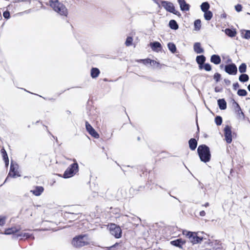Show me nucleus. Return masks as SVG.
I'll list each match as a JSON object with an SVG mask.
<instances>
[{
	"mask_svg": "<svg viewBox=\"0 0 250 250\" xmlns=\"http://www.w3.org/2000/svg\"><path fill=\"white\" fill-rule=\"evenodd\" d=\"M180 6V10L183 12H186L189 10L190 5L188 3L186 0H183L178 3Z\"/></svg>",
	"mask_w": 250,
	"mask_h": 250,
	"instance_id": "obj_22",
	"label": "nucleus"
},
{
	"mask_svg": "<svg viewBox=\"0 0 250 250\" xmlns=\"http://www.w3.org/2000/svg\"><path fill=\"white\" fill-rule=\"evenodd\" d=\"M210 61L215 65L220 64L221 62V59L220 56L218 54H213L211 56Z\"/></svg>",
	"mask_w": 250,
	"mask_h": 250,
	"instance_id": "obj_21",
	"label": "nucleus"
},
{
	"mask_svg": "<svg viewBox=\"0 0 250 250\" xmlns=\"http://www.w3.org/2000/svg\"><path fill=\"white\" fill-rule=\"evenodd\" d=\"M0 152L2 156L3 160L5 163V167L7 168L9 165V160L7 152L4 147L1 149Z\"/></svg>",
	"mask_w": 250,
	"mask_h": 250,
	"instance_id": "obj_19",
	"label": "nucleus"
},
{
	"mask_svg": "<svg viewBox=\"0 0 250 250\" xmlns=\"http://www.w3.org/2000/svg\"><path fill=\"white\" fill-rule=\"evenodd\" d=\"M3 16L6 20L9 19L10 18V14L9 11L8 10L4 11L3 13Z\"/></svg>",
	"mask_w": 250,
	"mask_h": 250,
	"instance_id": "obj_47",
	"label": "nucleus"
},
{
	"mask_svg": "<svg viewBox=\"0 0 250 250\" xmlns=\"http://www.w3.org/2000/svg\"><path fill=\"white\" fill-rule=\"evenodd\" d=\"M238 69L236 65L234 63H231L226 64L225 72L229 75H236L237 73Z\"/></svg>",
	"mask_w": 250,
	"mask_h": 250,
	"instance_id": "obj_11",
	"label": "nucleus"
},
{
	"mask_svg": "<svg viewBox=\"0 0 250 250\" xmlns=\"http://www.w3.org/2000/svg\"><path fill=\"white\" fill-rule=\"evenodd\" d=\"M223 90V88L222 87H219L218 86H216L214 88V91L216 93L221 92Z\"/></svg>",
	"mask_w": 250,
	"mask_h": 250,
	"instance_id": "obj_51",
	"label": "nucleus"
},
{
	"mask_svg": "<svg viewBox=\"0 0 250 250\" xmlns=\"http://www.w3.org/2000/svg\"><path fill=\"white\" fill-rule=\"evenodd\" d=\"M47 132L49 134H50L51 135V136L55 139V140H56V142L57 143H58V140L57 137L54 136L53 134H52L51 133L49 130H47Z\"/></svg>",
	"mask_w": 250,
	"mask_h": 250,
	"instance_id": "obj_54",
	"label": "nucleus"
},
{
	"mask_svg": "<svg viewBox=\"0 0 250 250\" xmlns=\"http://www.w3.org/2000/svg\"><path fill=\"white\" fill-rule=\"evenodd\" d=\"M241 36L243 39L246 40L250 39V30L241 29L240 31Z\"/></svg>",
	"mask_w": 250,
	"mask_h": 250,
	"instance_id": "obj_26",
	"label": "nucleus"
},
{
	"mask_svg": "<svg viewBox=\"0 0 250 250\" xmlns=\"http://www.w3.org/2000/svg\"><path fill=\"white\" fill-rule=\"evenodd\" d=\"M19 237L26 239H34L35 237L33 233L28 232H20L12 236L13 239H18Z\"/></svg>",
	"mask_w": 250,
	"mask_h": 250,
	"instance_id": "obj_12",
	"label": "nucleus"
},
{
	"mask_svg": "<svg viewBox=\"0 0 250 250\" xmlns=\"http://www.w3.org/2000/svg\"><path fill=\"white\" fill-rule=\"evenodd\" d=\"M214 122L217 126L221 125L223 122L222 117L220 115H217L215 117Z\"/></svg>",
	"mask_w": 250,
	"mask_h": 250,
	"instance_id": "obj_40",
	"label": "nucleus"
},
{
	"mask_svg": "<svg viewBox=\"0 0 250 250\" xmlns=\"http://www.w3.org/2000/svg\"><path fill=\"white\" fill-rule=\"evenodd\" d=\"M234 170L233 169H231L230 170V175H231V176H233V173H234Z\"/></svg>",
	"mask_w": 250,
	"mask_h": 250,
	"instance_id": "obj_63",
	"label": "nucleus"
},
{
	"mask_svg": "<svg viewBox=\"0 0 250 250\" xmlns=\"http://www.w3.org/2000/svg\"><path fill=\"white\" fill-rule=\"evenodd\" d=\"M122 241H120V242H116L111 246L104 247V249L105 250H116L117 247L122 246Z\"/></svg>",
	"mask_w": 250,
	"mask_h": 250,
	"instance_id": "obj_34",
	"label": "nucleus"
},
{
	"mask_svg": "<svg viewBox=\"0 0 250 250\" xmlns=\"http://www.w3.org/2000/svg\"><path fill=\"white\" fill-rule=\"evenodd\" d=\"M240 86V85L238 82H236L233 83L232 87L234 90H236Z\"/></svg>",
	"mask_w": 250,
	"mask_h": 250,
	"instance_id": "obj_50",
	"label": "nucleus"
},
{
	"mask_svg": "<svg viewBox=\"0 0 250 250\" xmlns=\"http://www.w3.org/2000/svg\"><path fill=\"white\" fill-rule=\"evenodd\" d=\"M217 104L220 110H225L227 107V104L224 98L217 100Z\"/></svg>",
	"mask_w": 250,
	"mask_h": 250,
	"instance_id": "obj_23",
	"label": "nucleus"
},
{
	"mask_svg": "<svg viewBox=\"0 0 250 250\" xmlns=\"http://www.w3.org/2000/svg\"><path fill=\"white\" fill-rule=\"evenodd\" d=\"M224 83H225V84L227 85H229L230 84V83H231V82L230 80H228V79H225L224 80Z\"/></svg>",
	"mask_w": 250,
	"mask_h": 250,
	"instance_id": "obj_53",
	"label": "nucleus"
},
{
	"mask_svg": "<svg viewBox=\"0 0 250 250\" xmlns=\"http://www.w3.org/2000/svg\"><path fill=\"white\" fill-rule=\"evenodd\" d=\"M167 48L168 50L173 54L178 52L176 45L172 42H169L167 44Z\"/></svg>",
	"mask_w": 250,
	"mask_h": 250,
	"instance_id": "obj_30",
	"label": "nucleus"
},
{
	"mask_svg": "<svg viewBox=\"0 0 250 250\" xmlns=\"http://www.w3.org/2000/svg\"><path fill=\"white\" fill-rule=\"evenodd\" d=\"M206 61V57L204 55H200L196 56V62L198 64L199 67L202 65V64L205 62Z\"/></svg>",
	"mask_w": 250,
	"mask_h": 250,
	"instance_id": "obj_24",
	"label": "nucleus"
},
{
	"mask_svg": "<svg viewBox=\"0 0 250 250\" xmlns=\"http://www.w3.org/2000/svg\"><path fill=\"white\" fill-rule=\"evenodd\" d=\"M247 64L246 63H242L238 67V70L241 74L245 73L247 71Z\"/></svg>",
	"mask_w": 250,
	"mask_h": 250,
	"instance_id": "obj_38",
	"label": "nucleus"
},
{
	"mask_svg": "<svg viewBox=\"0 0 250 250\" xmlns=\"http://www.w3.org/2000/svg\"><path fill=\"white\" fill-rule=\"evenodd\" d=\"M49 3L50 6L59 15L67 17L68 12L67 8L59 0H49Z\"/></svg>",
	"mask_w": 250,
	"mask_h": 250,
	"instance_id": "obj_2",
	"label": "nucleus"
},
{
	"mask_svg": "<svg viewBox=\"0 0 250 250\" xmlns=\"http://www.w3.org/2000/svg\"><path fill=\"white\" fill-rule=\"evenodd\" d=\"M200 70L204 69L206 71H210L212 69V66L208 62H205L199 67Z\"/></svg>",
	"mask_w": 250,
	"mask_h": 250,
	"instance_id": "obj_33",
	"label": "nucleus"
},
{
	"mask_svg": "<svg viewBox=\"0 0 250 250\" xmlns=\"http://www.w3.org/2000/svg\"><path fill=\"white\" fill-rule=\"evenodd\" d=\"M152 0L158 5V6L159 8H162L161 1H162V0Z\"/></svg>",
	"mask_w": 250,
	"mask_h": 250,
	"instance_id": "obj_49",
	"label": "nucleus"
},
{
	"mask_svg": "<svg viewBox=\"0 0 250 250\" xmlns=\"http://www.w3.org/2000/svg\"><path fill=\"white\" fill-rule=\"evenodd\" d=\"M108 230L111 235L115 238L119 239L122 236V230L119 226L111 223L108 227Z\"/></svg>",
	"mask_w": 250,
	"mask_h": 250,
	"instance_id": "obj_7",
	"label": "nucleus"
},
{
	"mask_svg": "<svg viewBox=\"0 0 250 250\" xmlns=\"http://www.w3.org/2000/svg\"><path fill=\"white\" fill-rule=\"evenodd\" d=\"M44 191V188L42 186H36L30 192L36 196H40Z\"/></svg>",
	"mask_w": 250,
	"mask_h": 250,
	"instance_id": "obj_17",
	"label": "nucleus"
},
{
	"mask_svg": "<svg viewBox=\"0 0 250 250\" xmlns=\"http://www.w3.org/2000/svg\"><path fill=\"white\" fill-rule=\"evenodd\" d=\"M100 73V71L97 67H92L90 70V76L93 79L97 78Z\"/></svg>",
	"mask_w": 250,
	"mask_h": 250,
	"instance_id": "obj_27",
	"label": "nucleus"
},
{
	"mask_svg": "<svg viewBox=\"0 0 250 250\" xmlns=\"http://www.w3.org/2000/svg\"><path fill=\"white\" fill-rule=\"evenodd\" d=\"M237 94L239 96L245 97L248 95V92L246 89L240 88L238 89Z\"/></svg>",
	"mask_w": 250,
	"mask_h": 250,
	"instance_id": "obj_41",
	"label": "nucleus"
},
{
	"mask_svg": "<svg viewBox=\"0 0 250 250\" xmlns=\"http://www.w3.org/2000/svg\"><path fill=\"white\" fill-rule=\"evenodd\" d=\"M226 62L227 64H228V63H229H229H233V62H232V60H231V59L230 58H229L227 59V61H226Z\"/></svg>",
	"mask_w": 250,
	"mask_h": 250,
	"instance_id": "obj_58",
	"label": "nucleus"
},
{
	"mask_svg": "<svg viewBox=\"0 0 250 250\" xmlns=\"http://www.w3.org/2000/svg\"><path fill=\"white\" fill-rule=\"evenodd\" d=\"M136 61L138 62L142 63L144 64L147 65L149 64H150V63H151V59L147 58L144 59L137 60Z\"/></svg>",
	"mask_w": 250,
	"mask_h": 250,
	"instance_id": "obj_39",
	"label": "nucleus"
},
{
	"mask_svg": "<svg viewBox=\"0 0 250 250\" xmlns=\"http://www.w3.org/2000/svg\"><path fill=\"white\" fill-rule=\"evenodd\" d=\"M150 65L151 66H156L157 68L161 69L163 64H161L159 62H157L154 60H151Z\"/></svg>",
	"mask_w": 250,
	"mask_h": 250,
	"instance_id": "obj_43",
	"label": "nucleus"
},
{
	"mask_svg": "<svg viewBox=\"0 0 250 250\" xmlns=\"http://www.w3.org/2000/svg\"><path fill=\"white\" fill-rule=\"evenodd\" d=\"M209 203L207 202V203H206L205 204L202 205V206H203V207H208V206H209Z\"/></svg>",
	"mask_w": 250,
	"mask_h": 250,
	"instance_id": "obj_62",
	"label": "nucleus"
},
{
	"mask_svg": "<svg viewBox=\"0 0 250 250\" xmlns=\"http://www.w3.org/2000/svg\"><path fill=\"white\" fill-rule=\"evenodd\" d=\"M227 16V15L225 13H224L220 15V18L221 19H226Z\"/></svg>",
	"mask_w": 250,
	"mask_h": 250,
	"instance_id": "obj_57",
	"label": "nucleus"
},
{
	"mask_svg": "<svg viewBox=\"0 0 250 250\" xmlns=\"http://www.w3.org/2000/svg\"><path fill=\"white\" fill-rule=\"evenodd\" d=\"M225 67H226V65H224V64H221L219 66L220 68L221 69H224L225 71Z\"/></svg>",
	"mask_w": 250,
	"mask_h": 250,
	"instance_id": "obj_59",
	"label": "nucleus"
},
{
	"mask_svg": "<svg viewBox=\"0 0 250 250\" xmlns=\"http://www.w3.org/2000/svg\"><path fill=\"white\" fill-rule=\"evenodd\" d=\"M200 8L202 12H205L209 10L210 5L208 2L205 1L202 3Z\"/></svg>",
	"mask_w": 250,
	"mask_h": 250,
	"instance_id": "obj_31",
	"label": "nucleus"
},
{
	"mask_svg": "<svg viewBox=\"0 0 250 250\" xmlns=\"http://www.w3.org/2000/svg\"><path fill=\"white\" fill-rule=\"evenodd\" d=\"M199 215L201 216H204L206 215V212L204 210H202V211H200Z\"/></svg>",
	"mask_w": 250,
	"mask_h": 250,
	"instance_id": "obj_56",
	"label": "nucleus"
},
{
	"mask_svg": "<svg viewBox=\"0 0 250 250\" xmlns=\"http://www.w3.org/2000/svg\"><path fill=\"white\" fill-rule=\"evenodd\" d=\"M133 38L131 36H128L126 38L125 42V44L127 46H129L132 44Z\"/></svg>",
	"mask_w": 250,
	"mask_h": 250,
	"instance_id": "obj_44",
	"label": "nucleus"
},
{
	"mask_svg": "<svg viewBox=\"0 0 250 250\" xmlns=\"http://www.w3.org/2000/svg\"><path fill=\"white\" fill-rule=\"evenodd\" d=\"M144 77L146 78L148 80L151 81L152 82H156L153 78L149 77L143 76Z\"/></svg>",
	"mask_w": 250,
	"mask_h": 250,
	"instance_id": "obj_55",
	"label": "nucleus"
},
{
	"mask_svg": "<svg viewBox=\"0 0 250 250\" xmlns=\"http://www.w3.org/2000/svg\"><path fill=\"white\" fill-rule=\"evenodd\" d=\"M232 105L235 109V111L240 114V111H241V107L237 102H236L234 99H231Z\"/></svg>",
	"mask_w": 250,
	"mask_h": 250,
	"instance_id": "obj_37",
	"label": "nucleus"
},
{
	"mask_svg": "<svg viewBox=\"0 0 250 250\" xmlns=\"http://www.w3.org/2000/svg\"><path fill=\"white\" fill-rule=\"evenodd\" d=\"M168 27L172 30H176L179 28V25L175 20H171L169 21Z\"/></svg>",
	"mask_w": 250,
	"mask_h": 250,
	"instance_id": "obj_29",
	"label": "nucleus"
},
{
	"mask_svg": "<svg viewBox=\"0 0 250 250\" xmlns=\"http://www.w3.org/2000/svg\"><path fill=\"white\" fill-rule=\"evenodd\" d=\"M87 234H80L74 237L71 241L72 245L76 248H80L89 244Z\"/></svg>",
	"mask_w": 250,
	"mask_h": 250,
	"instance_id": "obj_3",
	"label": "nucleus"
},
{
	"mask_svg": "<svg viewBox=\"0 0 250 250\" xmlns=\"http://www.w3.org/2000/svg\"><path fill=\"white\" fill-rule=\"evenodd\" d=\"M239 81L243 83L247 82L249 80V76L246 73L241 74L239 76Z\"/></svg>",
	"mask_w": 250,
	"mask_h": 250,
	"instance_id": "obj_32",
	"label": "nucleus"
},
{
	"mask_svg": "<svg viewBox=\"0 0 250 250\" xmlns=\"http://www.w3.org/2000/svg\"><path fill=\"white\" fill-rule=\"evenodd\" d=\"M40 97L43 98L44 100H49V101H51L52 102H54L56 99L55 98H45V97H42V96H40Z\"/></svg>",
	"mask_w": 250,
	"mask_h": 250,
	"instance_id": "obj_52",
	"label": "nucleus"
},
{
	"mask_svg": "<svg viewBox=\"0 0 250 250\" xmlns=\"http://www.w3.org/2000/svg\"><path fill=\"white\" fill-rule=\"evenodd\" d=\"M6 216L3 215H0V226H3L6 223Z\"/></svg>",
	"mask_w": 250,
	"mask_h": 250,
	"instance_id": "obj_45",
	"label": "nucleus"
},
{
	"mask_svg": "<svg viewBox=\"0 0 250 250\" xmlns=\"http://www.w3.org/2000/svg\"><path fill=\"white\" fill-rule=\"evenodd\" d=\"M198 139L194 138H190L188 141L189 148L192 151L195 150L198 145Z\"/></svg>",
	"mask_w": 250,
	"mask_h": 250,
	"instance_id": "obj_18",
	"label": "nucleus"
},
{
	"mask_svg": "<svg viewBox=\"0 0 250 250\" xmlns=\"http://www.w3.org/2000/svg\"><path fill=\"white\" fill-rule=\"evenodd\" d=\"M85 126L86 130L92 137L95 139H98L100 137L98 132L87 121H85Z\"/></svg>",
	"mask_w": 250,
	"mask_h": 250,
	"instance_id": "obj_9",
	"label": "nucleus"
},
{
	"mask_svg": "<svg viewBox=\"0 0 250 250\" xmlns=\"http://www.w3.org/2000/svg\"><path fill=\"white\" fill-rule=\"evenodd\" d=\"M74 163L69 165V166L64 171L62 177L64 179L69 178L74 176L79 170L78 164L76 159L73 160Z\"/></svg>",
	"mask_w": 250,
	"mask_h": 250,
	"instance_id": "obj_4",
	"label": "nucleus"
},
{
	"mask_svg": "<svg viewBox=\"0 0 250 250\" xmlns=\"http://www.w3.org/2000/svg\"><path fill=\"white\" fill-rule=\"evenodd\" d=\"M186 243L185 240L182 239L181 238L176 239L170 242V244L174 247L183 249V246Z\"/></svg>",
	"mask_w": 250,
	"mask_h": 250,
	"instance_id": "obj_13",
	"label": "nucleus"
},
{
	"mask_svg": "<svg viewBox=\"0 0 250 250\" xmlns=\"http://www.w3.org/2000/svg\"><path fill=\"white\" fill-rule=\"evenodd\" d=\"M149 46L150 47L152 51L156 52L161 51L163 48L162 45L160 42L158 41H154L150 42Z\"/></svg>",
	"mask_w": 250,
	"mask_h": 250,
	"instance_id": "obj_15",
	"label": "nucleus"
},
{
	"mask_svg": "<svg viewBox=\"0 0 250 250\" xmlns=\"http://www.w3.org/2000/svg\"><path fill=\"white\" fill-rule=\"evenodd\" d=\"M194 30L199 31L201 28V21L200 19L195 20L194 21Z\"/></svg>",
	"mask_w": 250,
	"mask_h": 250,
	"instance_id": "obj_35",
	"label": "nucleus"
},
{
	"mask_svg": "<svg viewBox=\"0 0 250 250\" xmlns=\"http://www.w3.org/2000/svg\"><path fill=\"white\" fill-rule=\"evenodd\" d=\"M125 167H131L133 168V171L134 172H139V171H141L142 172V174H144L146 170L145 167L144 166H142V165H138V166H132V167L128 165V166H126Z\"/></svg>",
	"mask_w": 250,
	"mask_h": 250,
	"instance_id": "obj_25",
	"label": "nucleus"
},
{
	"mask_svg": "<svg viewBox=\"0 0 250 250\" xmlns=\"http://www.w3.org/2000/svg\"><path fill=\"white\" fill-rule=\"evenodd\" d=\"M81 213L80 212H65L64 213V217L67 218H71L72 219H73L74 220L78 219V217L76 218L75 217V216L80 214Z\"/></svg>",
	"mask_w": 250,
	"mask_h": 250,
	"instance_id": "obj_28",
	"label": "nucleus"
},
{
	"mask_svg": "<svg viewBox=\"0 0 250 250\" xmlns=\"http://www.w3.org/2000/svg\"><path fill=\"white\" fill-rule=\"evenodd\" d=\"M234 8L236 11L240 12L242 10L243 7L241 4L238 3L235 5Z\"/></svg>",
	"mask_w": 250,
	"mask_h": 250,
	"instance_id": "obj_48",
	"label": "nucleus"
},
{
	"mask_svg": "<svg viewBox=\"0 0 250 250\" xmlns=\"http://www.w3.org/2000/svg\"><path fill=\"white\" fill-rule=\"evenodd\" d=\"M109 211L110 212L112 213L113 214H117L119 213V212L120 211V209L118 208H113L111 207L110 208Z\"/></svg>",
	"mask_w": 250,
	"mask_h": 250,
	"instance_id": "obj_46",
	"label": "nucleus"
},
{
	"mask_svg": "<svg viewBox=\"0 0 250 250\" xmlns=\"http://www.w3.org/2000/svg\"><path fill=\"white\" fill-rule=\"evenodd\" d=\"M162 7H163L167 12L172 13L180 18L182 16L180 12L175 9L174 4L169 1L162 0L161 1Z\"/></svg>",
	"mask_w": 250,
	"mask_h": 250,
	"instance_id": "obj_6",
	"label": "nucleus"
},
{
	"mask_svg": "<svg viewBox=\"0 0 250 250\" xmlns=\"http://www.w3.org/2000/svg\"><path fill=\"white\" fill-rule=\"evenodd\" d=\"M196 139H198V140H199V132H196V136H195V138Z\"/></svg>",
	"mask_w": 250,
	"mask_h": 250,
	"instance_id": "obj_60",
	"label": "nucleus"
},
{
	"mask_svg": "<svg viewBox=\"0 0 250 250\" xmlns=\"http://www.w3.org/2000/svg\"><path fill=\"white\" fill-rule=\"evenodd\" d=\"M197 152L201 162L207 163L210 161L211 152L210 148L207 145L205 144L199 145L197 148Z\"/></svg>",
	"mask_w": 250,
	"mask_h": 250,
	"instance_id": "obj_1",
	"label": "nucleus"
},
{
	"mask_svg": "<svg viewBox=\"0 0 250 250\" xmlns=\"http://www.w3.org/2000/svg\"><path fill=\"white\" fill-rule=\"evenodd\" d=\"M30 9L24 11L23 12H22V13L28 14L30 12ZM19 14L21 15L22 14V13H20Z\"/></svg>",
	"mask_w": 250,
	"mask_h": 250,
	"instance_id": "obj_61",
	"label": "nucleus"
},
{
	"mask_svg": "<svg viewBox=\"0 0 250 250\" xmlns=\"http://www.w3.org/2000/svg\"><path fill=\"white\" fill-rule=\"evenodd\" d=\"M225 34L229 37L233 38L237 34L236 29L233 27L227 28L225 30H223Z\"/></svg>",
	"mask_w": 250,
	"mask_h": 250,
	"instance_id": "obj_16",
	"label": "nucleus"
},
{
	"mask_svg": "<svg viewBox=\"0 0 250 250\" xmlns=\"http://www.w3.org/2000/svg\"><path fill=\"white\" fill-rule=\"evenodd\" d=\"M239 115H242L244 117H245V114L243 112L242 110V109H241V111H240V114H238Z\"/></svg>",
	"mask_w": 250,
	"mask_h": 250,
	"instance_id": "obj_64",
	"label": "nucleus"
},
{
	"mask_svg": "<svg viewBox=\"0 0 250 250\" xmlns=\"http://www.w3.org/2000/svg\"><path fill=\"white\" fill-rule=\"evenodd\" d=\"M186 233L183 234L186 235L190 240V242L193 244H197L201 243L204 239H206L203 236H199L198 232H193L190 231H185Z\"/></svg>",
	"mask_w": 250,
	"mask_h": 250,
	"instance_id": "obj_5",
	"label": "nucleus"
},
{
	"mask_svg": "<svg viewBox=\"0 0 250 250\" xmlns=\"http://www.w3.org/2000/svg\"><path fill=\"white\" fill-rule=\"evenodd\" d=\"M21 230V228H17L15 227H12L11 228H6L5 229L3 232H0V234H4V235H11L13 236L14 235H16V233L19 232Z\"/></svg>",
	"mask_w": 250,
	"mask_h": 250,
	"instance_id": "obj_14",
	"label": "nucleus"
},
{
	"mask_svg": "<svg viewBox=\"0 0 250 250\" xmlns=\"http://www.w3.org/2000/svg\"><path fill=\"white\" fill-rule=\"evenodd\" d=\"M19 165L16 162L11 160L8 176L12 178H16L21 176L18 170Z\"/></svg>",
	"mask_w": 250,
	"mask_h": 250,
	"instance_id": "obj_8",
	"label": "nucleus"
},
{
	"mask_svg": "<svg viewBox=\"0 0 250 250\" xmlns=\"http://www.w3.org/2000/svg\"><path fill=\"white\" fill-rule=\"evenodd\" d=\"M213 77V79L215 80L216 83L219 82L222 79L221 75L218 72H216L214 73Z\"/></svg>",
	"mask_w": 250,
	"mask_h": 250,
	"instance_id": "obj_42",
	"label": "nucleus"
},
{
	"mask_svg": "<svg viewBox=\"0 0 250 250\" xmlns=\"http://www.w3.org/2000/svg\"><path fill=\"white\" fill-rule=\"evenodd\" d=\"M193 50L197 54H201L204 52V49L201 46L199 42H196L193 44Z\"/></svg>",
	"mask_w": 250,
	"mask_h": 250,
	"instance_id": "obj_20",
	"label": "nucleus"
},
{
	"mask_svg": "<svg viewBox=\"0 0 250 250\" xmlns=\"http://www.w3.org/2000/svg\"><path fill=\"white\" fill-rule=\"evenodd\" d=\"M212 17L213 13L211 11L208 10L204 12V17L206 21H210L212 19Z\"/></svg>",
	"mask_w": 250,
	"mask_h": 250,
	"instance_id": "obj_36",
	"label": "nucleus"
},
{
	"mask_svg": "<svg viewBox=\"0 0 250 250\" xmlns=\"http://www.w3.org/2000/svg\"><path fill=\"white\" fill-rule=\"evenodd\" d=\"M225 140L227 144H230L232 142L231 126L226 125L224 128Z\"/></svg>",
	"mask_w": 250,
	"mask_h": 250,
	"instance_id": "obj_10",
	"label": "nucleus"
}]
</instances>
